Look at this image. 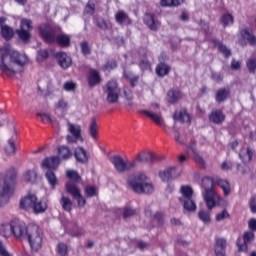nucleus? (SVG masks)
Here are the masks:
<instances>
[{
  "label": "nucleus",
  "instance_id": "f257e3e1",
  "mask_svg": "<svg viewBox=\"0 0 256 256\" xmlns=\"http://www.w3.org/2000/svg\"><path fill=\"white\" fill-rule=\"evenodd\" d=\"M25 65H27V55L18 51L0 52V75L13 77L16 73H23Z\"/></svg>",
  "mask_w": 256,
  "mask_h": 256
},
{
  "label": "nucleus",
  "instance_id": "f03ea898",
  "mask_svg": "<svg viewBox=\"0 0 256 256\" xmlns=\"http://www.w3.org/2000/svg\"><path fill=\"white\" fill-rule=\"evenodd\" d=\"M155 163L157 161V156L153 152H142L139 153L136 157V160H124L121 156H114L111 158V163L114 165L116 171L118 173H129V171H133L135 167H137L138 163Z\"/></svg>",
  "mask_w": 256,
  "mask_h": 256
},
{
  "label": "nucleus",
  "instance_id": "7ed1b4c3",
  "mask_svg": "<svg viewBox=\"0 0 256 256\" xmlns=\"http://www.w3.org/2000/svg\"><path fill=\"white\" fill-rule=\"evenodd\" d=\"M128 187L137 195H151L155 191L153 184L147 182V175L138 173L128 179Z\"/></svg>",
  "mask_w": 256,
  "mask_h": 256
},
{
  "label": "nucleus",
  "instance_id": "20e7f679",
  "mask_svg": "<svg viewBox=\"0 0 256 256\" xmlns=\"http://www.w3.org/2000/svg\"><path fill=\"white\" fill-rule=\"evenodd\" d=\"M15 181H17V173L10 170L3 178V185L0 190V207L7 205L11 195H13V187H15Z\"/></svg>",
  "mask_w": 256,
  "mask_h": 256
},
{
  "label": "nucleus",
  "instance_id": "39448f33",
  "mask_svg": "<svg viewBox=\"0 0 256 256\" xmlns=\"http://www.w3.org/2000/svg\"><path fill=\"white\" fill-rule=\"evenodd\" d=\"M26 239L30 245L31 251L37 253L43 247V230L37 225H28Z\"/></svg>",
  "mask_w": 256,
  "mask_h": 256
},
{
  "label": "nucleus",
  "instance_id": "423d86ee",
  "mask_svg": "<svg viewBox=\"0 0 256 256\" xmlns=\"http://www.w3.org/2000/svg\"><path fill=\"white\" fill-rule=\"evenodd\" d=\"M28 229L29 226H26L25 223L14 220L10 222V224L4 225V230L7 231L4 234V237L7 238L13 235L16 239H26Z\"/></svg>",
  "mask_w": 256,
  "mask_h": 256
},
{
  "label": "nucleus",
  "instance_id": "0eeeda50",
  "mask_svg": "<svg viewBox=\"0 0 256 256\" xmlns=\"http://www.w3.org/2000/svg\"><path fill=\"white\" fill-rule=\"evenodd\" d=\"M213 185H214L213 178L211 177L202 178V187L204 189L203 197L209 211H211V209L215 207L216 205L215 199H217V194H215V190H213Z\"/></svg>",
  "mask_w": 256,
  "mask_h": 256
},
{
  "label": "nucleus",
  "instance_id": "6e6552de",
  "mask_svg": "<svg viewBox=\"0 0 256 256\" xmlns=\"http://www.w3.org/2000/svg\"><path fill=\"white\" fill-rule=\"evenodd\" d=\"M182 197L179 198L180 203H182L185 211L194 212L197 211V204L193 200V188L190 186H182L180 189Z\"/></svg>",
  "mask_w": 256,
  "mask_h": 256
},
{
  "label": "nucleus",
  "instance_id": "1a4fd4ad",
  "mask_svg": "<svg viewBox=\"0 0 256 256\" xmlns=\"http://www.w3.org/2000/svg\"><path fill=\"white\" fill-rule=\"evenodd\" d=\"M103 91L106 95V101L110 105H115V103H119V95H121V89L119 88V84L117 81H109L103 87Z\"/></svg>",
  "mask_w": 256,
  "mask_h": 256
},
{
  "label": "nucleus",
  "instance_id": "9d476101",
  "mask_svg": "<svg viewBox=\"0 0 256 256\" xmlns=\"http://www.w3.org/2000/svg\"><path fill=\"white\" fill-rule=\"evenodd\" d=\"M68 127V134L66 136L67 143H77L78 141H81L83 143V136L81 135V125L79 124H73L71 122H67Z\"/></svg>",
  "mask_w": 256,
  "mask_h": 256
},
{
  "label": "nucleus",
  "instance_id": "9b49d317",
  "mask_svg": "<svg viewBox=\"0 0 256 256\" xmlns=\"http://www.w3.org/2000/svg\"><path fill=\"white\" fill-rule=\"evenodd\" d=\"M65 189L67 193H69V195L73 197V199H76L78 207H85V205L87 204V200H85V197L81 195V190L75 183H66Z\"/></svg>",
  "mask_w": 256,
  "mask_h": 256
},
{
  "label": "nucleus",
  "instance_id": "f8f14e48",
  "mask_svg": "<svg viewBox=\"0 0 256 256\" xmlns=\"http://www.w3.org/2000/svg\"><path fill=\"white\" fill-rule=\"evenodd\" d=\"M255 241V233L252 231L244 232L242 238H238L236 241V245L238 247L239 253H248L249 251V243H253Z\"/></svg>",
  "mask_w": 256,
  "mask_h": 256
},
{
  "label": "nucleus",
  "instance_id": "ddd939ff",
  "mask_svg": "<svg viewBox=\"0 0 256 256\" xmlns=\"http://www.w3.org/2000/svg\"><path fill=\"white\" fill-rule=\"evenodd\" d=\"M39 35L45 43H55V39L57 37L55 28L51 27L49 24H42L39 26Z\"/></svg>",
  "mask_w": 256,
  "mask_h": 256
},
{
  "label": "nucleus",
  "instance_id": "4468645a",
  "mask_svg": "<svg viewBox=\"0 0 256 256\" xmlns=\"http://www.w3.org/2000/svg\"><path fill=\"white\" fill-rule=\"evenodd\" d=\"M181 174L177 173V167H169L166 168L164 171L159 172V177L164 183H169V181H173L178 179Z\"/></svg>",
  "mask_w": 256,
  "mask_h": 256
},
{
  "label": "nucleus",
  "instance_id": "2eb2a0df",
  "mask_svg": "<svg viewBox=\"0 0 256 256\" xmlns=\"http://www.w3.org/2000/svg\"><path fill=\"white\" fill-rule=\"evenodd\" d=\"M55 57L61 69H69L73 65V59L65 52H58Z\"/></svg>",
  "mask_w": 256,
  "mask_h": 256
},
{
  "label": "nucleus",
  "instance_id": "dca6fc26",
  "mask_svg": "<svg viewBox=\"0 0 256 256\" xmlns=\"http://www.w3.org/2000/svg\"><path fill=\"white\" fill-rule=\"evenodd\" d=\"M74 157L76 163H81L82 165H87V163H89V153H87V150L81 146L75 148Z\"/></svg>",
  "mask_w": 256,
  "mask_h": 256
},
{
  "label": "nucleus",
  "instance_id": "f3484780",
  "mask_svg": "<svg viewBox=\"0 0 256 256\" xmlns=\"http://www.w3.org/2000/svg\"><path fill=\"white\" fill-rule=\"evenodd\" d=\"M59 157L58 156H52L47 157L42 161V169H51V171H55L57 167H59Z\"/></svg>",
  "mask_w": 256,
  "mask_h": 256
},
{
  "label": "nucleus",
  "instance_id": "a211bd4d",
  "mask_svg": "<svg viewBox=\"0 0 256 256\" xmlns=\"http://www.w3.org/2000/svg\"><path fill=\"white\" fill-rule=\"evenodd\" d=\"M173 119L179 123H191V116L187 113V109L185 108L176 110L173 114Z\"/></svg>",
  "mask_w": 256,
  "mask_h": 256
},
{
  "label": "nucleus",
  "instance_id": "6ab92c4d",
  "mask_svg": "<svg viewBox=\"0 0 256 256\" xmlns=\"http://www.w3.org/2000/svg\"><path fill=\"white\" fill-rule=\"evenodd\" d=\"M35 201H37V196L35 195H28L24 197L20 201V209H24V211H29V209H33Z\"/></svg>",
  "mask_w": 256,
  "mask_h": 256
},
{
  "label": "nucleus",
  "instance_id": "aec40b11",
  "mask_svg": "<svg viewBox=\"0 0 256 256\" xmlns=\"http://www.w3.org/2000/svg\"><path fill=\"white\" fill-rule=\"evenodd\" d=\"M231 96V90L229 88H220L216 91L215 99L217 103H225Z\"/></svg>",
  "mask_w": 256,
  "mask_h": 256
},
{
  "label": "nucleus",
  "instance_id": "412c9836",
  "mask_svg": "<svg viewBox=\"0 0 256 256\" xmlns=\"http://www.w3.org/2000/svg\"><path fill=\"white\" fill-rule=\"evenodd\" d=\"M144 23L147 25V27H149L151 31H157L158 27H161V23L155 20V15L153 14H146Z\"/></svg>",
  "mask_w": 256,
  "mask_h": 256
},
{
  "label": "nucleus",
  "instance_id": "4be33fe9",
  "mask_svg": "<svg viewBox=\"0 0 256 256\" xmlns=\"http://www.w3.org/2000/svg\"><path fill=\"white\" fill-rule=\"evenodd\" d=\"M209 121L215 125H221L225 121V115L221 110H214L209 115Z\"/></svg>",
  "mask_w": 256,
  "mask_h": 256
},
{
  "label": "nucleus",
  "instance_id": "5701e85b",
  "mask_svg": "<svg viewBox=\"0 0 256 256\" xmlns=\"http://www.w3.org/2000/svg\"><path fill=\"white\" fill-rule=\"evenodd\" d=\"M88 134L92 139L97 140L99 135V125H97V118L93 117L90 120V124L88 126Z\"/></svg>",
  "mask_w": 256,
  "mask_h": 256
},
{
  "label": "nucleus",
  "instance_id": "b1692460",
  "mask_svg": "<svg viewBox=\"0 0 256 256\" xmlns=\"http://www.w3.org/2000/svg\"><path fill=\"white\" fill-rule=\"evenodd\" d=\"M212 43H214L215 47H218V50L220 51V53H222V55H224V57H226V59H228V57H231V50L227 48V46L223 44V42L219 41V39L213 38Z\"/></svg>",
  "mask_w": 256,
  "mask_h": 256
},
{
  "label": "nucleus",
  "instance_id": "393cba45",
  "mask_svg": "<svg viewBox=\"0 0 256 256\" xmlns=\"http://www.w3.org/2000/svg\"><path fill=\"white\" fill-rule=\"evenodd\" d=\"M101 83V76L99 75V72L96 70H90L88 75V85L89 87H95Z\"/></svg>",
  "mask_w": 256,
  "mask_h": 256
},
{
  "label": "nucleus",
  "instance_id": "a878e982",
  "mask_svg": "<svg viewBox=\"0 0 256 256\" xmlns=\"http://www.w3.org/2000/svg\"><path fill=\"white\" fill-rule=\"evenodd\" d=\"M239 157L243 163H251L253 160V150L251 148H242L239 152Z\"/></svg>",
  "mask_w": 256,
  "mask_h": 256
},
{
  "label": "nucleus",
  "instance_id": "bb28decb",
  "mask_svg": "<svg viewBox=\"0 0 256 256\" xmlns=\"http://www.w3.org/2000/svg\"><path fill=\"white\" fill-rule=\"evenodd\" d=\"M57 151L62 161H67V159H71V157H73V153L71 152V149H69L68 146H59Z\"/></svg>",
  "mask_w": 256,
  "mask_h": 256
},
{
  "label": "nucleus",
  "instance_id": "cd10ccee",
  "mask_svg": "<svg viewBox=\"0 0 256 256\" xmlns=\"http://www.w3.org/2000/svg\"><path fill=\"white\" fill-rule=\"evenodd\" d=\"M0 34L5 39V41H11L13 39V35H15V31L9 25H4L0 29Z\"/></svg>",
  "mask_w": 256,
  "mask_h": 256
},
{
  "label": "nucleus",
  "instance_id": "c85d7f7f",
  "mask_svg": "<svg viewBox=\"0 0 256 256\" xmlns=\"http://www.w3.org/2000/svg\"><path fill=\"white\" fill-rule=\"evenodd\" d=\"M139 113L149 117L152 121H154L156 123V125H162L163 117H161L160 114H155L149 110H140Z\"/></svg>",
  "mask_w": 256,
  "mask_h": 256
},
{
  "label": "nucleus",
  "instance_id": "c756f323",
  "mask_svg": "<svg viewBox=\"0 0 256 256\" xmlns=\"http://www.w3.org/2000/svg\"><path fill=\"white\" fill-rule=\"evenodd\" d=\"M55 41L60 47H71V37L67 34L57 35Z\"/></svg>",
  "mask_w": 256,
  "mask_h": 256
},
{
  "label": "nucleus",
  "instance_id": "7c9ffc66",
  "mask_svg": "<svg viewBox=\"0 0 256 256\" xmlns=\"http://www.w3.org/2000/svg\"><path fill=\"white\" fill-rule=\"evenodd\" d=\"M156 75L158 77H165V75H167L168 73L171 72V67L169 65H167L166 63H159L156 66Z\"/></svg>",
  "mask_w": 256,
  "mask_h": 256
},
{
  "label": "nucleus",
  "instance_id": "2f4dec72",
  "mask_svg": "<svg viewBox=\"0 0 256 256\" xmlns=\"http://www.w3.org/2000/svg\"><path fill=\"white\" fill-rule=\"evenodd\" d=\"M16 34L18 35L20 41H22V43H30L31 41V32H29L28 30H25L23 28L17 29L16 30Z\"/></svg>",
  "mask_w": 256,
  "mask_h": 256
},
{
  "label": "nucleus",
  "instance_id": "473e14b6",
  "mask_svg": "<svg viewBox=\"0 0 256 256\" xmlns=\"http://www.w3.org/2000/svg\"><path fill=\"white\" fill-rule=\"evenodd\" d=\"M168 102L170 103H177L182 97L183 93H181L179 90H169L167 93Z\"/></svg>",
  "mask_w": 256,
  "mask_h": 256
},
{
  "label": "nucleus",
  "instance_id": "72a5a7b5",
  "mask_svg": "<svg viewBox=\"0 0 256 256\" xmlns=\"http://www.w3.org/2000/svg\"><path fill=\"white\" fill-rule=\"evenodd\" d=\"M96 27L99 29H102V31H109L113 29V26L111 25V22L103 19V18H98L95 21Z\"/></svg>",
  "mask_w": 256,
  "mask_h": 256
},
{
  "label": "nucleus",
  "instance_id": "f704fd0d",
  "mask_svg": "<svg viewBox=\"0 0 256 256\" xmlns=\"http://www.w3.org/2000/svg\"><path fill=\"white\" fill-rule=\"evenodd\" d=\"M60 205L64 211L71 213L73 211V202L69 197L62 196L60 199Z\"/></svg>",
  "mask_w": 256,
  "mask_h": 256
},
{
  "label": "nucleus",
  "instance_id": "c9c22d12",
  "mask_svg": "<svg viewBox=\"0 0 256 256\" xmlns=\"http://www.w3.org/2000/svg\"><path fill=\"white\" fill-rule=\"evenodd\" d=\"M24 181H26V183L32 184L37 183V170H27L24 173Z\"/></svg>",
  "mask_w": 256,
  "mask_h": 256
},
{
  "label": "nucleus",
  "instance_id": "e433bc0d",
  "mask_svg": "<svg viewBox=\"0 0 256 256\" xmlns=\"http://www.w3.org/2000/svg\"><path fill=\"white\" fill-rule=\"evenodd\" d=\"M115 17L120 25H131V18L125 12H118Z\"/></svg>",
  "mask_w": 256,
  "mask_h": 256
},
{
  "label": "nucleus",
  "instance_id": "4c0bfd02",
  "mask_svg": "<svg viewBox=\"0 0 256 256\" xmlns=\"http://www.w3.org/2000/svg\"><path fill=\"white\" fill-rule=\"evenodd\" d=\"M45 177L49 185H51V187L55 189V185H57V176H55V170L48 169L45 172Z\"/></svg>",
  "mask_w": 256,
  "mask_h": 256
},
{
  "label": "nucleus",
  "instance_id": "58836bf2",
  "mask_svg": "<svg viewBox=\"0 0 256 256\" xmlns=\"http://www.w3.org/2000/svg\"><path fill=\"white\" fill-rule=\"evenodd\" d=\"M217 185L223 190V193L225 197L231 193V186L229 185V181L223 180V179H218L217 180Z\"/></svg>",
  "mask_w": 256,
  "mask_h": 256
},
{
  "label": "nucleus",
  "instance_id": "ea45409f",
  "mask_svg": "<svg viewBox=\"0 0 256 256\" xmlns=\"http://www.w3.org/2000/svg\"><path fill=\"white\" fill-rule=\"evenodd\" d=\"M242 35H243L244 39H246V41H248L249 45H251L252 47H255L256 37H255V34H253V32H251L249 30H243Z\"/></svg>",
  "mask_w": 256,
  "mask_h": 256
},
{
  "label": "nucleus",
  "instance_id": "a19ab883",
  "mask_svg": "<svg viewBox=\"0 0 256 256\" xmlns=\"http://www.w3.org/2000/svg\"><path fill=\"white\" fill-rule=\"evenodd\" d=\"M33 213H45L47 211V203L46 202H41V201H35L34 206L32 208Z\"/></svg>",
  "mask_w": 256,
  "mask_h": 256
},
{
  "label": "nucleus",
  "instance_id": "79ce46f5",
  "mask_svg": "<svg viewBox=\"0 0 256 256\" xmlns=\"http://www.w3.org/2000/svg\"><path fill=\"white\" fill-rule=\"evenodd\" d=\"M4 151L6 155H15V153H17V146H15L14 139L8 140V144L5 146Z\"/></svg>",
  "mask_w": 256,
  "mask_h": 256
},
{
  "label": "nucleus",
  "instance_id": "37998d69",
  "mask_svg": "<svg viewBox=\"0 0 256 256\" xmlns=\"http://www.w3.org/2000/svg\"><path fill=\"white\" fill-rule=\"evenodd\" d=\"M66 176L68 177V179L71 180L70 183H75L77 185V183L81 182V176L79 175V173H77V171L68 170L66 172Z\"/></svg>",
  "mask_w": 256,
  "mask_h": 256
},
{
  "label": "nucleus",
  "instance_id": "c03bdc74",
  "mask_svg": "<svg viewBox=\"0 0 256 256\" xmlns=\"http://www.w3.org/2000/svg\"><path fill=\"white\" fill-rule=\"evenodd\" d=\"M20 29H24L31 33V31H33V21L27 18L22 19L20 23Z\"/></svg>",
  "mask_w": 256,
  "mask_h": 256
},
{
  "label": "nucleus",
  "instance_id": "a18cd8bd",
  "mask_svg": "<svg viewBox=\"0 0 256 256\" xmlns=\"http://www.w3.org/2000/svg\"><path fill=\"white\" fill-rule=\"evenodd\" d=\"M198 219L203 223H211V214L205 210H199Z\"/></svg>",
  "mask_w": 256,
  "mask_h": 256
},
{
  "label": "nucleus",
  "instance_id": "49530a36",
  "mask_svg": "<svg viewBox=\"0 0 256 256\" xmlns=\"http://www.w3.org/2000/svg\"><path fill=\"white\" fill-rule=\"evenodd\" d=\"M233 21V15L231 14H224L220 18V23H222L224 27H227L228 25H233Z\"/></svg>",
  "mask_w": 256,
  "mask_h": 256
},
{
  "label": "nucleus",
  "instance_id": "de8ad7c7",
  "mask_svg": "<svg viewBox=\"0 0 256 256\" xmlns=\"http://www.w3.org/2000/svg\"><path fill=\"white\" fill-rule=\"evenodd\" d=\"M135 215H137V210L129 206L124 207L123 213H122V217H124V219H129V217H135Z\"/></svg>",
  "mask_w": 256,
  "mask_h": 256
},
{
  "label": "nucleus",
  "instance_id": "09e8293b",
  "mask_svg": "<svg viewBox=\"0 0 256 256\" xmlns=\"http://www.w3.org/2000/svg\"><path fill=\"white\" fill-rule=\"evenodd\" d=\"M81 53L84 57L91 54V47L89 46V42L83 41L80 43Z\"/></svg>",
  "mask_w": 256,
  "mask_h": 256
},
{
  "label": "nucleus",
  "instance_id": "8fccbe9b",
  "mask_svg": "<svg viewBox=\"0 0 256 256\" xmlns=\"http://www.w3.org/2000/svg\"><path fill=\"white\" fill-rule=\"evenodd\" d=\"M246 67L249 73H252L254 75V73H256V59L255 58L248 59L246 62Z\"/></svg>",
  "mask_w": 256,
  "mask_h": 256
},
{
  "label": "nucleus",
  "instance_id": "3c124183",
  "mask_svg": "<svg viewBox=\"0 0 256 256\" xmlns=\"http://www.w3.org/2000/svg\"><path fill=\"white\" fill-rule=\"evenodd\" d=\"M84 192L86 197H97V188L95 186H86Z\"/></svg>",
  "mask_w": 256,
  "mask_h": 256
},
{
  "label": "nucleus",
  "instance_id": "603ef678",
  "mask_svg": "<svg viewBox=\"0 0 256 256\" xmlns=\"http://www.w3.org/2000/svg\"><path fill=\"white\" fill-rule=\"evenodd\" d=\"M68 107H69V102H67L65 99H60L55 104V109H60V111H67Z\"/></svg>",
  "mask_w": 256,
  "mask_h": 256
},
{
  "label": "nucleus",
  "instance_id": "864d4df0",
  "mask_svg": "<svg viewBox=\"0 0 256 256\" xmlns=\"http://www.w3.org/2000/svg\"><path fill=\"white\" fill-rule=\"evenodd\" d=\"M49 58V50L41 49L37 52V60L38 61H45V59Z\"/></svg>",
  "mask_w": 256,
  "mask_h": 256
},
{
  "label": "nucleus",
  "instance_id": "5fc2aeb1",
  "mask_svg": "<svg viewBox=\"0 0 256 256\" xmlns=\"http://www.w3.org/2000/svg\"><path fill=\"white\" fill-rule=\"evenodd\" d=\"M215 249H227V240L225 238H217Z\"/></svg>",
  "mask_w": 256,
  "mask_h": 256
},
{
  "label": "nucleus",
  "instance_id": "6e6d98bb",
  "mask_svg": "<svg viewBox=\"0 0 256 256\" xmlns=\"http://www.w3.org/2000/svg\"><path fill=\"white\" fill-rule=\"evenodd\" d=\"M123 93L126 101H133V91L129 87H124Z\"/></svg>",
  "mask_w": 256,
  "mask_h": 256
},
{
  "label": "nucleus",
  "instance_id": "4d7b16f0",
  "mask_svg": "<svg viewBox=\"0 0 256 256\" xmlns=\"http://www.w3.org/2000/svg\"><path fill=\"white\" fill-rule=\"evenodd\" d=\"M237 171L242 175H247V173H251V168L248 165L237 164Z\"/></svg>",
  "mask_w": 256,
  "mask_h": 256
},
{
  "label": "nucleus",
  "instance_id": "13d9d810",
  "mask_svg": "<svg viewBox=\"0 0 256 256\" xmlns=\"http://www.w3.org/2000/svg\"><path fill=\"white\" fill-rule=\"evenodd\" d=\"M57 251H58L59 255L67 256V244H65V243L58 244Z\"/></svg>",
  "mask_w": 256,
  "mask_h": 256
},
{
  "label": "nucleus",
  "instance_id": "bf43d9fd",
  "mask_svg": "<svg viewBox=\"0 0 256 256\" xmlns=\"http://www.w3.org/2000/svg\"><path fill=\"white\" fill-rule=\"evenodd\" d=\"M37 117H40L41 118V121L43 123H45V121H47L48 123H53V119L51 118V116L47 113H37L36 114Z\"/></svg>",
  "mask_w": 256,
  "mask_h": 256
},
{
  "label": "nucleus",
  "instance_id": "052dcab7",
  "mask_svg": "<svg viewBox=\"0 0 256 256\" xmlns=\"http://www.w3.org/2000/svg\"><path fill=\"white\" fill-rule=\"evenodd\" d=\"M229 212L227 209H224L222 212L216 214V221H223L224 219H228Z\"/></svg>",
  "mask_w": 256,
  "mask_h": 256
},
{
  "label": "nucleus",
  "instance_id": "680f3d73",
  "mask_svg": "<svg viewBox=\"0 0 256 256\" xmlns=\"http://www.w3.org/2000/svg\"><path fill=\"white\" fill-rule=\"evenodd\" d=\"M211 79L213 81H215L216 83H221V82H223V74L217 73V72H212Z\"/></svg>",
  "mask_w": 256,
  "mask_h": 256
},
{
  "label": "nucleus",
  "instance_id": "e2e57ef3",
  "mask_svg": "<svg viewBox=\"0 0 256 256\" xmlns=\"http://www.w3.org/2000/svg\"><path fill=\"white\" fill-rule=\"evenodd\" d=\"M95 13V4H87L84 9V15H93Z\"/></svg>",
  "mask_w": 256,
  "mask_h": 256
},
{
  "label": "nucleus",
  "instance_id": "0e129e2a",
  "mask_svg": "<svg viewBox=\"0 0 256 256\" xmlns=\"http://www.w3.org/2000/svg\"><path fill=\"white\" fill-rule=\"evenodd\" d=\"M139 67L142 71H147V69H151V64L146 59H143L139 62Z\"/></svg>",
  "mask_w": 256,
  "mask_h": 256
},
{
  "label": "nucleus",
  "instance_id": "69168bd1",
  "mask_svg": "<svg viewBox=\"0 0 256 256\" xmlns=\"http://www.w3.org/2000/svg\"><path fill=\"white\" fill-rule=\"evenodd\" d=\"M249 208L251 213H256V196H252L249 201Z\"/></svg>",
  "mask_w": 256,
  "mask_h": 256
},
{
  "label": "nucleus",
  "instance_id": "338daca9",
  "mask_svg": "<svg viewBox=\"0 0 256 256\" xmlns=\"http://www.w3.org/2000/svg\"><path fill=\"white\" fill-rule=\"evenodd\" d=\"M75 87H76L75 83H73V82H66L64 84V86H63V89L65 91H75Z\"/></svg>",
  "mask_w": 256,
  "mask_h": 256
},
{
  "label": "nucleus",
  "instance_id": "774afa93",
  "mask_svg": "<svg viewBox=\"0 0 256 256\" xmlns=\"http://www.w3.org/2000/svg\"><path fill=\"white\" fill-rule=\"evenodd\" d=\"M154 219L157 221L158 225H163V213L161 212H156L154 214Z\"/></svg>",
  "mask_w": 256,
  "mask_h": 256
}]
</instances>
